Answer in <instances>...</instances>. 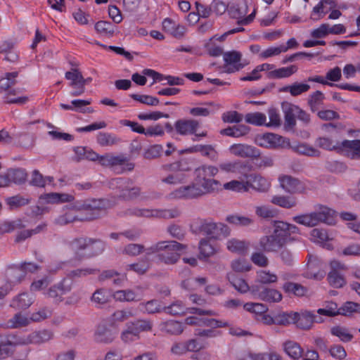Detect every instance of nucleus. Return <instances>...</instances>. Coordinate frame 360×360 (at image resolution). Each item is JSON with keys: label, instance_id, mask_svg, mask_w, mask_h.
Here are the masks:
<instances>
[{"label": "nucleus", "instance_id": "57", "mask_svg": "<svg viewBox=\"0 0 360 360\" xmlns=\"http://www.w3.org/2000/svg\"><path fill=\"white\" fill-rule=\"evenodd\" d=\"M354 313H360V304L354 302H347L340 308V315L349 316Z\"/></svg>", "mask_w": 360, "mask_h": 360}, {"label": "nucleus", "instance_id": "26", "mask_svg": "<svg viewBox=\"0 0 360 360\" xmlns=\"http://www.w3.org/2000/svg\"><path fill=\"white\" fill-rule=\"evenodd\" d=\"M7 281L10 285H17L20 283L25 278V269L20 266L10 267L6 273Z\"/></svg>", "mask_w": 360, "mask_h": 360}, {"label": "nucleus", "instance_id": "48", "mask_svg": "<svg viewBox=\"0 0 360 360\" xmlns=\"http://www.w3.org/2000/svg\"><path fill=\"white\" fill-rule=\"evenodd\" d=\"M6 341L7 345L12 347L30 345L29 335H18L16 334H10L6 336Z\"/></svg>", "mask_w": 360, "mask_h": 360}, {"label": "nucleus", "instance_id": "38", "mask_svg": "<svg viewBox=\"0 0 360 360\" xmlns=\"http://www.w3.org/2000/svg\"><path fill=\"white\" fill-rule=\"evenodd\" d=\"M139 308L141 311L149 314L160 313L163 310L160 302L158 300L141 302L139 304Z\"/></svg>", "mask_w": 360, "mask_h": 360}, {"label": "nucleus", "instance_id": "43", "mask_svg": "<svg viewBox=\"0 0 360 360\" xmlns=\"http://www.w3.org/2000/svg\"><path fill=\"white\" fill-rule=\"evenodd\" d=\"M226 247L232 252L244 254L248 248V245L243 240L232 238L227 241Z\"/></svg>", "mask_w": 360, "mask_h": 360}, {"label": "nucleus", "instance_id": "29", "mask_svg": "<svg viewBox=\"0 0 360 360\" xmlns=\"http://www.w3.org/2000/svg\"><path fill=\"white\" fill-rule=\"evenodd\" d=\"M31 323L30 318L20 312L16 313L6 323L7 329H16L27 326Z\"/></svg>", "mask_w": 360, "mask_h": 360}, {"label": "nucleus", "instance_id": "50", "mask_svg": "<svg viewBox=\"0 0 360 360\" xmlns=\"http://www.w3.org/2000/svg\"><path fill=\"white\" fill-rule=\"evenodd\" d=\"M199 250L200 258H201V257L205 258L210 257L217 252L215 248L210 244L209 240L205 238L200 240L199 243Z\"/></svg>", "mask_w": 360, "mask_h": 360}, {"label": "nucleus", "instance_id": "5", "mask_svg": "<svg viewBox=\"0 0 360 360\" xmlns=\"http://www.w3.org/2000/svg\"><path fill=\"white\" fill-rule=\"evenodd\" d=\"M72 208L82 212L81 221H91L105 214V202L102 200L90 199L76 202Z\"/></svg>", "mask_w": 360, "mask_h": 360}, {"label": "nucleus", "instance_id": "16", "mask_svg": "<svg viewBox=\"0 0 360 360\" xmlns=\"http://www.w3.org/2000/svg\"><path fill=\"white\" fill-rule=\"evenodd\" d=\"M251 292L254 295H257L260 300L265 302H278L282 300L281 293L273 288L252 285Z\"/></svg>", "mask_w": 360, "mask_h": 360}, {"label": "nucleus", "instance_id": "44", "mask_svg": "<svg viewBox=\"0 0 360 360\" xmlns=\"http://www.w3.org/2000/svg\"><path fill=\"white\" fill-rule=\"evenodd\" d=\"M228 279L238 292L244 294L249 290L251 291L252 287H250L244 279L236 278L234 275H228Z\"/></svg>", "mask_w": 360, "mask_h": 360}, {"label": "nucleus", "instance_id": "47", "mask_svg": "<svg viewBox=\"0 0 360 360\" xmlns=\"http://www.w3.org/2000/svg\"><path fill=\"white\" fill-rule=\"evenodd\" d=\"M129 323L130 327H132L139 335L140 333L148 332L153 328V323L150 320L138 319L133 322H129Z\"/></svg>", "mask_w": 360, "mask_h": 360}, {"label": "nucleus", "instance_id": "64", "mask_svg": "<svg viewBox=\"0 0 360 360\" xmlns=\"http://www.w3.org/2000/svg\"><path fill=\"white\" fill-rule=\"evenodd\" d=\"M95 29L104 36H112L114 33V25L107 21H98L95 25Z\"/></svg>", "mask_w": 360, "mask_h": 360}, {"label": "nucleus", "instance_id": "22", "mask_svg": "<svg viewBox=\"0 0 360 360\" xmlns=\"http://www.w3.org/2000/svg\"><path fill=\"white\" fill-rule=\"evenodd\" d=\"M281 107L284 113L285 128L292 129L296 124L295 117H297L299 106L289 102H283Z\"/></svg>", "mask_w": 360, "mask_h": 360}, {"label": "nucleus", "instance_id": "45", "mask_svg": "<svg viewBox=\"0 0 360 360\" xmlns=\"http://www.w3.org/2000/svg\"><path fill=\"white\" fill-rule=\"evenodd\" d=\"M281 262L286 266H292L295 261V254L292 251L290 245H285L279 250L278 255Z\"/></svg>", "mask_w": 360, "mask_h": 360}, {"label": "nucleus", "instance_id": "8", "mask_svg": "<svg viewBox=\"0 0 360 360\" xmlns=\"http://www.w3.org/2000/svg\"><path fill=\"white\" fill-rule=\"evenodd\" d=\"M273 229L272 233L284 245H288L291 241H296L297 249L304 246L300 240L292 236V234L299 233V229L295 225L283 221H274Z\"/></svg>", "mask_w": 360, "mask_h": 360}, {"label": "nucleus", "instance_id": "2", "mask_svg": "<svg viewBox=\"0 0 360 360\" xmlns=\"http://www.w3.org/2000/svg\"><path fill=\"white\" fill-rule=\"evenodd\" d=\"M69 247L75 254L71 262L73 266H76L85 258L101 254L105 248V243L99 238L79 237L71 240Z\"/></svg>", "mask_w": 360, "mask_h": 360}, {"label": "nucleus", "instance_id": "14", "mask_svg": "<svg viewBox=\"0 0 360 360\" xmlns=\"http://www.w3.org/2000/svg\"><path fill=\"white\" fill-rule=\"evenodd\" d=\"M72 288V282L67 278H63L58 283L50 287L45 294L48 297L53 299L56 302H61L63 300V295L70 292Z\"/></svg>", "mask_w": 360, "mask_h": 360}, {"label": "nucleus", "instance_id": "33", "mask_svg": "<svg viewBox=\"0 0 360 360\" xmlns=\"http://www.w3.org/2000/svg\"><path fill=\"white\" fill-rule=\"evenodd\" d=\"M15 144L25 149H30L34 145V136L29 133H18L14 135Z\"/></svg>", "mask_w": 360, "mask_h": 360}, {"label": "nucleus", "instance_id": "17", "mask_svg": "<svg viewBox=\"0 0 360 360\" xmlns=\"http://www.w3.org/2000/svg\"><path fill=\"white\" fill-rule=\"evenodd\" d=\"M242 55L236 51H228L223 54L225 63L226 72L233 73L244 68L245 64L241 63Z\"/></svg>", "mask_w": 360, "mask_h": 360}, {"label": "nucleus", "instance_id": "46", "mask_svg": "<svg viewBox=\"0 0 360 360\" xmlns=\"http://www.w3.org/2000/svg\"><path fill=\"white\" fill-rule=\"evenodd\" d=\"M256 281L262 284H271L278 281V276L269 271L259 270L257 272Z\"/></svg>", "mask_w": 360, "mask_h": 360}, {"label": "nucleus", "instance_id": "28", "mask_svg": "<svg viewBox=\"0 0 360 360\" xmlns=\"http://www.w3.org/2000/svg\"><path fill=\"white\" fill-rule=\"evenodd\" d=\"M283 348L286 354L294 360H298L302 357L303 349L299 343L295 341L287 340L284 342Z\"/></svg>", "mask_w": 360, "mask_h": 360}, {"label": "nucleus", "instance_id": "21", "mask_svg": "<svg viewBox=\"0 0 360 360\" xmlns=\"http://www.w3.org/2000/svg\"><path fill=\"white\" fill-rule=\"evenodd\" d=\"M260 248L266 252H276L285 246L274 233L262 236L259 242Z\"/></svg>", "mask_w": 360, "mask_h": 360}, {"label": "nucleus", "instance_id": "32", "mask_svg": "<svg viewBox=\"0 0 360 360\" xmlns=\"http://www.w3.org/2000/svg\"><path fill=\"white\" fill-rule=\"evenodd\" d=\"M27 177V174L22 169H13L8 170L5 173V179L7 181V186L11 183L22 184Z\"/></svg>", "mask_w": 360, "mask_h": 360}, {"label": "nucleus", "instance_id": "56", "mask_svg": "<svg viewBox=\"0 0 360 360\" xmlns=\"http://www.w3.org/2000/svg\"><path fill=\"white\" fill-rule=\"evenodd\" d=\"M330 333L333 335L338 337L344 342H350L353 338V335L348 333L346 328L340 326L333 327L330 329Z\"/></svg>", "mask_w": 360, "mask_h": 360}, {"label": "nucleus", "instance_id": "42", "mask_svg": "<svg viewBox=\"0 0 360 360\" xmlns=\"http://www.w3.org/2000/svg\"><path fill=\"white\" fill-rule=\"evenodd\" d=\"M150 268L149 259L145 257L138 262L128 264L126 266L127 271H133L139 274H144Z\"/></svg>", "mask_w": 360, "mask_h": 360}, {"label": "nucleus", "instance_id": "31", "mask_svg": "<svg viewBox=\"0 0 360 360\" xmlns=\"http://www.w3.org/2000/svg\"><path fill=\"white\" fill-rule=\"evenodd\" d=\"M297 70V67L295 65H292L289 67L281 68L270 71L267 73V77L269 79L286 78L295 74Z\"/></svg>", "mask_w": 360, "mask_h": 360}, {"label": "nucleus", "instance_id": "61", "mask_svg": "<svg viewBox=\"0 0 360 360\" xmlns=\"http://www.w3.org/2000/svg\"><path fill=\"white\" fill-rule=\"evenodd\" d=\"M226 220L230 224L240 226H248L253 223L252 219L239 215H229Z\"/></svg>", "mask_w": 360, "mask_h": 360}, {"label": "nucleus", "instance_id": "9", "mask_svg": "<svg viewBox=\"0 0 360 360\" xmlns=\"http://www.w3.org/2000/svg\"><path fill=\"white\" fill-rule=\"evenodd\" d=\"M112 189L117 188L120 192V197L124 200H132L141 195V188L134 186L129 179L116 178L110 182Z\"/></svg>", "mask_w": 360, "mask_h": 360}, {"label": "nucleus", "instance_id": "4", "mask_svg": "<svg viewBox=\"0 0 360 360\" xmlns=\"http://www.w3.org/2000/svg\"><path fill=\"white\" fill-rule=\"evenodd\" d=\"M333 210L326 205L319 204L314 207L313 212L309 214L295 216L292 219L297 224L313 227L320 223H328V221L333 217Z\"/></svg>", "mask_w": 360, "mask_h": 360}, {"label": "nucleus", "instance_id": "59", "mask_svg": "<svg viewBox=\"0 0 360 360\" xmlns=\"http://www.w3.org/2000/svg\"><path fill=\"white\" fill-rule=\"evenodd\" d=\"M255 211L258 217L263 219H271L277 215L276 210L268 205L256 206Z\"/></svg>", "mask_w": 360, "mask_h": 360}, {"label": "nucleus", "instance_id": "6", "mask_svg": "<svg viewBox=\"0 0 360 360\" xmlns=\"http://www.w3.org/2000/svg\"><path fill=\"white\" fill-rule=\"evenodd\" d=\"M122 215L137 218L173 219L178 217L180 215V212L176 208L158 210L130 207L122 212Z\"/></svg>", "mask_w": 360, "mask_h": 360}, {"label": "nucleus", "instance_id": "30", "mask_svg": "<svg viewBox=\"0 0 360 360\" xmlns=\"http://www.w3.org/2000/svg\"><path fill=\"white\" fill-rule=\"evenodd\" d=\"M53 333L49 330H42L34 331L29 334V341L30 344H42L53 339Z\"/></svg>", "mask_w": 360, "mask_h": 360}, {"label": "nucleus", "instance_id": "60", "mask_svg": "<svg viewBox=\"0 0 360 360\" xmlns=\"http://www.w3.org/2000/svg\"><path fill=\"white\" fill-rule=\"evenodd\" d=\"M25 226L20 219L12 221H4L0 223V234L9 233L15 229L24 228Z\"/></svg>", "mask_w": 360, "mask_h": 360}, {"label": "nucleus", "instance_id": "54", "mask_svg": "<svg viewBox=\"0 0 360 360\" xmlns=\"http://www.w3.org/2000/svg\"><path fill=\"white\" fill-rule=\"evenodd\" d=\"M18 76L17 72L6 73V77L0 79V93L9 89L16 83L15 78Z\"/></svg>", "mask_w": 360, "mask_h": 360}, {"label": "nucleus", "instance_id": "58", "mask_svg": "<svg viewBox=\"0 0 360 360\" xmlns=\"http://www.w3.org/2000/svg\"><path fill=\"white\" fill-rule=\"evenodd\" d=\"M5 201L6 205L11 210L17 209L29 203L28 199L25 198L20 195L6 198Z\"/></svg>", "mask_w": 360, "mask_h": 360}, {"label": "nucleus", "instance_id": "19", "mask_svg": "<svg viewBox=\"0 0 360 360\" xmlns=\"http://www.w3.org/2000/svg\"><path fill=\"white\" fill-rule=\"evenodd\" d=\"M229 150L233 155L243 158L255 159L260 156L259 150L250 145L233 144L230 147Z\"/></svg>", "mask_w": 360, "mask_h": 360}, {"label": "nucleus", "instance_id": "7", "mask_svg": "<svg viewBox=\"0 0 360 360\" xmlns=\"http://www.w3.org/2000/svg\"><path fill=\"white\" fill-rule=\"evenodd\" d=\"M188 168H184L181 162H176L171 164L164 165L161 167V171L168 174L161 179L164 184L176 186L186 182L188 176L185 172Z\"/></svg>", "mask_w": 360, "mask_h": 360}, {"label": "nucleus", "instance_id": "12", "mask_svg": "<svg viewBox=\"0 0 360 360\" xmlns=\"http://www.w3.org/2000/svg\"><path fill=\"white\" fill-rule=\"evenodd\" d=\"M248 4L245 0H235L229 9L231 18L238 19V23L248 25L255 18L256 11L250 14L246 18H243L248 12Z\"/></svg>", "mask_w": 360, "mask_h": 360}, {"label": "nucleus", "instance_id": "53", "mask_svg": "<svg viewBox=\"0 0 360 360\" xmlns=\"http://www.w3.org/2000/svg\"><path fill=\"white\" fill-rule=\"evenodd\" d=\"M96 338L97 341L103 343H110L112 342L115 337L112 331L105 326L98 327L96 332Z\"/></svg>", "mask_w": 360, "mask_h": 360}, {"label": "nucleus", "instance_id": "41", "mask_svg": "<svg viewBox=\"0 0 360 360\" xmlns=\"http://www.w3.org/2000/svg\"><path fill=\"white\" fill-rule=\"evenodd\" d=\"M225 190L231 191L234 192L243 193L248 191L247 180L244 179L240 180H232L229 182L225 183L223 185Z\"/></svg>", "mask_w": 360, "mask_h": 360}, {"label": "nucleus", "instance_id": "23", "mask_svg": "<svg viewBox=\"0 0 360 360\" xmlns=\"http://www.w3.org/2000/svg\"><path fill=\"white\" fill-rule=\"evenodd\" d=\"M34 301V296L27 292H22L13 297L10 307L15 309H28Z\"/></svg>", "mask_w": 360, "mask_h": 360}, {"label": "nucleus", "instance_id": "55", "mask_svg": "<svg viewBox=\"0 0 360 360\" xmlns=\"http://www.w3.org/2000/svg\"><path fill=\"white\" fill-rule=\"evenodd\" d=\"M324 98V94L320 91H316L311 94L308 98L307 103L311 111H316L323 103Z\"/></svg>", "mask_w": 360, "mask_h": 360}, {"label": "nucleus", "instance_id": "49", "mask_svg": "<svg viewBox=\"0 0 360 360\" xmlns=\"http://www.w3.org/2000/svg\"><path fill=\"white\" fill-rule=\"evenodd\" d=\"M120 139L111 134L100 132L97 136V142L101 146H110L118 143Z\"/></svg>", "mask_w": 360, "mask_h": 360}, {"label": "nucleus", "instance_id": "3", "mask_svg": "<svg viewBox=\"0 0 360 360\" xmlns=\"http://www.w3.org/2000/svg\"><path fill=\"white\" fill-rule=\"evenodd\" d=\"M191 228L195 233H202L214 240L227 238L231 233V229L227 225L209 219H198Z\"/></svg>", "mask_w": 360, "mask_h": 360}, {"label": "nucleus", "instance_id": "27", "mask_svg": "<svg viewBox=\"0 0 360 360\" xmlns=\"http://www.w3.org/2000/svg\"><path fill=\"white\" fill-rule=\"evenodd\" d=\"M283 138L279 135L267 133L258 138L259 144L266 148H276L282 145Z\"/></svg>", "mask_w": 360, "mask_h": 360}, {"label": "nucleus", "instance_id": "51", "mask_svg": "<svg viewBox=\"0 0 360 360\" xmlns=\"http://www.w3.org/2000/svg\"><path fill=\"white\" fill-rule=\"evenodd\" d=\"M283 288L285 292L292 293L297 296H303L307 292V289L301 284L292 282L285 283L283 285Z\"/></svg>", "mask_w": 360, "mask_h": 360}, {"label": "nucleus", "instance_id": "36", "mask_svg": "<svg viewBox=\"0 0 360 360\" xmlns=\"http://www.w3.org/2000/svg\"><path fill=\"white\" fill-rule=\"evenodd\" d=\"M135 316V311L132 308H127L115 311L111 316L110 321L112 324L124 322Z\"/></svg>", "mask_w": 360, "mask_h": 360}, {"label": "nucleus", "instance_id": "13", "mask_svg": "<svg viewBox=\"0 0 360 360\" xmlns=\"http://www.w3.org/2000/svg\"><path fill=\"white\" fill-rule=\"evenodd\" d=\"M99 164L106 167L122 166V172H130L134 168V164L129 162L128 158L124 155H113L111 153H106L104 155H101Z\"/></svg>", "mask_w": 360, "mask_h": 360}, {"label": "nucleus", "instance_id": "34", "mask_svg": "<svg viewBox=\"0 0 360 360\" xmlns=\"http://www.w3.org/2000/svg\"><path fill=\"white\" fill-rule=\"evenodd\" d=\"M271 202L286 209L292 208L297 204L295 198L286 195H274L272 197Z\"/></svg>", "mask_w": 360, "mask_h": 360}, {"label": "nucleus", "instance_id": "10", "mask_svg": "<svg viewBox=\"0 0 360 360\" xmlns=\"http://www.w3.org/2000/svg\"><path fill=\"white\" fill-rule=\"evenodd\" d=\"M165 248L158 255L160 261L167 264H175L179 259L181 252L186 248V245L176 241L166 242Z\"/></svg>", "mask_w": 360, "mask_h": 360}, {"label": "nucleus", "instance_id": "40", "mask_svg": "<svg viewBox=\"0 0 360 360\" xmlns=\"http://www.w3.org/2000/svg\"><path fill=\"white\" fill-rule=\"evenodd\" d=\"M327 279L330 285L335 288H341L347 283L344 275L340 271H330Z\"/></svg>", "mask_w": 360, "mask_h": 360}, {"label": "nucleus", "instance_id": "25", "mask_svg": "<svg viewBox=\"0 0 360 360\" xmlns=\"http://www.w3.org/2000/svg\"><path fill=\"white\" fill-rule=\"evenodd\" d=\"M159 327L160 330L162 333L171 335H179L184 330L183 323L174 320H169L162 322Z\"/></svg>", "mask_w": 360, "mask_h": 360}, {"label": "nucleus", "instance_id": "39", "mask_svg": "<svg viewBox=\"0 0 360 360\" xmlns=\"http://www.w3.org/2000/svg\"><path fill=\"white\" fill-rule=\"evenodd\" d=\"M112 296L116 301L119 302H137L141 300L137 298V295L131 289L117 290Z\"/></svg>", "mask_w": 360, "mask_h": 360}, {"label": "nucleus", "instance_id": "62", "mask_svg": "<svg viewBox=\"0 0 360 360\" xmlns=\"http://www.w3.org/2000/svg\"><path fill=\"white\" fill-rule=\"evenodd\" d=\"M294 324V312H282L274 316V324L279 326H288Z\"/></svg>", "mask_w": 360, "mask_h": 360}, {"label": "nucleus", "instance_id": "52", "mask_svg": "<svg viewBox=\"0 0 360 360\" xmlns=\"http://www.w3.org/2000/svg\"><path fill=\"white\" fill-rule=\"evenodd\" d=\"M52 315V310L48 307L39 308L37 311L33 312L30 318L31 322H41L50 318Z\"/></svg>", "mask_w": 360, "mask_h": 360}, {"label": "nucleus", "instance_id": "20", "mask_svg": "<svg viewBox=\"0 0 360 360\" xmlns=\"http://www.w3.org/2000/svg\"><path fill=\"white\" fill-rule=\"evenodd\" d=\"M200 123L195 120L181 119L174 124V129L177 134L182 136L193 134L199 127Z\"/></svg>", "mask_w": 360, "mask_h": 360}, {"label": "nucleus", "instance_id": "11", "mask_svg": "<svg viewBox=\"0 0 360 360\" xmlns=\"http://www.w3.org/2000/svg\"><path fill=\"white\" fill-rule=\"evenodd\" d=\"M280 186L283 191L290 194H306L307 187L299 179L288 174H281L278 176Z\"/></svg>", "mask_w": 360, "mask_h": 360}, {"label": "nucleus", "instance_id": "24", "mask_svg": "<svg viewBox=\"0 0 360 360\" xmlns=\"http://www.w3.org/2000/svg\"><path fill=\"white\" fill-rule=\"evenodd\" d=\"M340 150L352 159L360 156V140H345L340 143Z\"/></svg>", "mask_w": 360, "mask_h": 360}, {"label": "nucleus", "instance_id": "63", "mask_svg": "<svg viewBox=\"0 0 360 360\" xmlns=\"http://www.w3.org/2000/svg\"><path fill=\"white\" fill-rule=\"evenodd\" d=\"M316 145L325 150H337L340 148V143L334 142L327 137H320L316 139Z\"/></svg>", "mask_w": 360, "mask_h": 360}, {"label": "nucleus", "instance_id": "15", "mask_svg": "<svg viewBox=\"0 0 360 360\" xmlns=\"http://www.w3.org/2000/svg\"><path fill=\"white\" fill-rule=\"evenodd\" d=\"M322 318L316 316L311 311H302L301 312H294V324L302 330H309L314 322L321 323Z\"/></svg>", "mask_w": 360, "mask_h": 360}, {"label": "nucleus", "instance_id": "35", "mask_svg": "<svg viewBox=\"0 0 360 360\" xmlns=\"http://www.w3.org/2000/svg\"><path fill=\"white\" fill-rule=\"evenodd\" d=\"M310 86L304 83L295 82L291 85L285 86L280 89L281 92H289L292 96H297L309 90Z\"/></svg>", "mask_w": 360, "mask_h": 360}, {"label": "nucleus", "instance_id": "37", "mask_svg": "<svg viewBox=\"0 0 360 360\" xmlns=\"http://www.w3.org/2000/svg\"><path fill=\"white\" fill-rule=\"evenodd\" d=\"M100 271L96 268L91 267H82L78 268L74 270L69 271L67 274V277L70 280H74L76 278H83L88 276L89 275H94L98 273Z\"/></svg>", "mask_w": 360, "mask_h": 360}, {"label": "nucleus", "instance_id": "1", "mask_svg": "<svg viewBox=\"0 0 360 360\" xmlns=\"http://www.w3.org/2000/svg\"><path fill=\"white\" fill-rule=\"evenodd\" d=\"M219 168L210 165H202L194 170L195 181L174 190L171 195L176 198L197 199L217 191L221 187L219 181L214 177Z\"/></svg>", "mask_w": 360, "mask_h": 360}, {"label": "nucleus", "instance_id": "18", "mask_svg": "<svg viewBox=\"0 0 360 360\" xmlns=\"http://www.w3.org/2000/svg\"><path fill=\"white\" fill-rule=\"evenodd\" d=\"M245 177L247 180L248 191L252 188L259 193H265L270 188L271 183L259 174H245Z\"/></svg>", "mask_w": 360, "mask_h": 360}]
</instances>
